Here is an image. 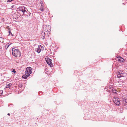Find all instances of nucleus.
Instances as JSON below:
<instances>
[{"mask_svg": "<svg viewBox=\"0 0 127 127\" xmlns=\"http://www.w3.org/2000/svg\"><path fill=\"white\" fill-rule=\"evenodd\" d=\"M112 92H113V93H115L116 94H117V93L116 91V90L115 89H113L112 90Z\"/></svg>", "mask_w": 127, "mask_h": 127, "instance_id": "nucleus-10", "label": "nucleus"}, {"mask_svg": "<svg viewBox=\"0 0 127 127\" xmlns=\"http://www.w3.org/2000/svg\"><path fill=\"white\" fill-rule=\"evenodd\" d=\"M9 43H8L7 44H9Z\"/></svg>", "mask_w": 127, "mask_h": 127, "instance_id": "nucleus-20", "label": "nucleus"}, {"mask_svg": "<svg viewBox=\"0 0 127 127\" xmlns=\"http://www.w3.org/2000/svg\"><path fill=\"white\" fill-rule=\"evenodd\" d=\"M12 85V83H10L6 86V88H9Z\"/></svg>", "mask_w": 127, "mask_h": 127, "instance_id": "nucleus-8", "label": "nucleus"}, {"mask_svg": "<svg viewBox=\"0 0 127 127\" xmlns=\"http://www.w3.org/2000/svg\"><path fill=\"white\" fill-rule=\"evenodd\" d=\"M13 0H7V2H10Z\"/></svg>", "mask_w": 127, "mask_h": 127, "instance_id": "nucleus-16", "label": "nucleus"}, {"mask_svg": "<svg viewBox=\"0 0 127 127\" xmlns=\"http://www.w3.org/2000/svg\"><path fill=\"white\" fill-rule=\"evenodd\" d=\"M12 50L13 55L16 57H20L21 54L20 51L18 49L14 50V49H12Z\"/></svg>", "mask_w": 127, "mask_h": 127, "instance_id": "nucleus-2", "label": "nucleus"}, {"mask_svg": "<svg viewBox=\"0 0 127 127\" xmlns=\"http://www.w3.org/2000/svg\"><path fill=\"white\" fill-rule=\"evenodd\" d=\"M11 7H12V8H13V6H11Z\"/></svg>", "mask_w": 127, "mask_h": 127, "instance_id": "nucleus-19", "label": "nucleus"}, {"mask_svg": "<svg viewBox=\"0 0 127 127\" xmlns=\"http://www.w3.org/2000/svg\"><path fill=\"white\" fill-rule=\"evenodd\" d=\"M7 115H8L9 116V115H10V114L9 113H8V114H7Z\"/></svg>", "mask_w": 127, "mask_h": 127, "instance_id": "nucleus-18", "label": "nucleus"}, {"mask_svg": "<svg viewBox=\"0 0 127 127\" xmlns=\"http://www.w3.org/2000/svg\"><path fill=\"white\" fill-rule=\"evenodd\" d=\"M124 102H125L126 103H127V99H126L124 100L123 101Z\"/></svg>", "mask_w": 127, "mask_h": 127, "instance_id": "nucleus-14", "label": "nucleus"}, {"mask_svg": "<svg viewBox=\"0 0 127 127\" xmlns=\"http://www.w3.org/2000/svg\"><path fill=\"white\" fill-rule=\"evenodd\" d=\"M40 10L42 11H44V9L42 6L40 8Z\"/></svg>", "mask_w": 127, "mask_h": 127, "instance_id": "nucleus-12", "label": "nucleus"}, {"mask_svg": "<svg viewBox=\"0 0 127 127\" xmlns=\"http://www.w3.org/2000/svg\"><path fill=\"white\" fill-rule=\"evenodd\" d=\"M7 29L9 30L8 33L9 34L8 35H10V34H11L13 36V34H12V33L11 32V30L8 27V28Z\"/></svg>", "mask_w": 127, "mask_h": 127, "instance_id": "nucleus-9", "label": "nucleus"}, {"mask_svg": "<svg viewBox=\"0 0 127 127\" xmlns=\"http://www.w3.org/2000/svg\"><path fill=\"white\" fill-rule=\"evenodd\" d=\"M116 57L118 59L117 60L120 63H123L124 61V59L120 56H118V57Z\"/></svg>", "mask_w": 127, "mask_h": 127, "instance_id": "nucleus-6", "label": "nucleus"}, {"mask_svg": "<svg viewBox=\"0 0 127 127\" xmlns=\"http://www.w3.org/2000/svg\"><path fill=\"white\" fill-rule=\"evenodd\" d=\"M19 9L23 13H24L26 11L25 7L23 6L20 7Z\"/></svg>", "mask_w": 127, "mask_h": 127, "instance_id": "nucleus-7", "label": "nucleus"}, {"mask_svg": "<svg viewBox=\"0 0 127 127\" xmlns=\"http://www.w3.org/2000/svg\"><path fill=\"white\" fill-rule=\"evenodd\" d=\"M122 77V74H120V73L117 75V77L118 78H120L121 77Z\"/></svg>", "mask_w": 127, "mask_h": 127, "instance_id": "nucleus-11", "label": "nucleus"}, {"mask_svg": "<svg viewBox=\"0 0 127 127\" xmlns=\"http://www.w3.org/2000/svg\"><path fill=\"white\" fill-rule=\"evenodd\" d=\"M3 93V91L1 90H0V96Z\"/></svg>", "mask_w": 127, "mask_h": 127, "instance_id": "nucleus-13", "label": "nucleus"}, {"mask_svg": "<svg viewBox=\"0 0 127 127\" xmlns=\"http://www.w3.org/2000/svg\"><path fill=\"white\" fill-rule=\"evenodd\" d=\"M43 47L42 46L39 45L38 46V47L37 48H35V51L37 52L38 53H39L42 50Z\"/></svg>", "mask_w": 127, "mask_h": 127, "instance_id": "nucleus-4", "label": "nucleus"}, {"mask_svg": "<svg viewBox=\"0 0 127 127\" xmlns=\"http://www.w3.org/2000/svg\"><path fill=\"white\" fill-rule=\"evenodd\" d=\"M12 72H13L14 73L16 72V71L14 69H13V70H12Z\"/></svg>", "mask_w": 127, "mask_h": 127, "instance_id": "nucleus-15", "label": "nucleus"}, {"mask_svg": "<svg viewBox=\"0 0 127 127\" xmlns=\"http://www.w3.org/2000/svg\"><path fill=\"white\" fill-rule=\"evenodd\" d=\"M113 100L114 103L117 105H119L120 103V100L117 97L113 98Z\"/></svg>", "mask_w": 127, "mask_h": 127, "instance_id": "nucleus-3", "label": "nucleus"}, {"mask_svg": "<svg viewBox=\"0 0 127 127\" xmlns=\"http://www.w3.org/2000/svg\"><path fill=\"white\" fill-rule=\"evenodd\" d=\"M45 59L47 64L48 65H49L50 67H52L53 66V64L52 63L51 60L50 59L48 58H46Z\"/></svg>", "mask_w": 127, "mask_h": 127, "instance_id": "nucleus-5", "label": "nucleus"}, {"mask_svg": "<svg viewBox=\"0 0 127 127\" xmlns=\"http://www.w3.org/2000/svg\"><path fill=\"white\" fill-rule=\"evenodd\" d=\"M32 72V69L30 67H28L26 69L25 74H24L22 77L25 79H26L28 77Z\"/></svg>", "mask_w": 127, "mask_h": 127, "instance_id": "nucleus-1", "label": "nucleus"}, {"mask_svg": "<svg viewBox=\"0 0 127 127\" xmlns=\"http://www.w3.org/2000/svg\"><path fill=\"white\" fill-rule=\"evenodd\" d=\"M12 44L11 43H10V44H9L8 45H6V46H7V48H8V47H9V46L10 44Z\"/></svg>", "mask_w": 127, "mask_h": 127, "instance_id": "nucleus-17", "label": "nucleus"}]
</instances>
